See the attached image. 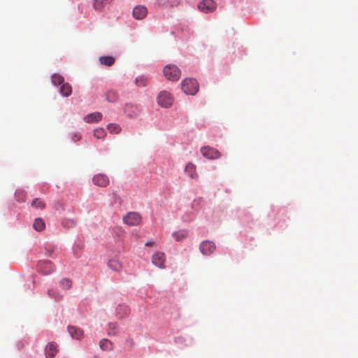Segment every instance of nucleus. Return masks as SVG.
Instances as JSON below:
<instances>
[{"mask_svg":"<svg viewBox=\"0 0 358 358\" xmlns=\"http://www.w3.org/2000/svg\"><path fill=\"white\" fill-rule=\"evenodd\" d=\"M147 78L144 76H140L136 79V85L139 87H144L147 85Z\"/></svg>","mask_w":358,"mask_h":358,"instance_id":"31","label":"nucleus"},{"mask_svg":"<svg viewBox=\"0 0 358 358\" xmlns=\"http://www.w3.org/2000/svg\"><path fill=\"white\" fill-rule=\"evenodd\" d=\"M106 99L110 102H115L118 99V94L115 90H108L106 94Z\"/></svg>","mask_w":358,"mask_h":358,"instance_id":"20","label":"nucleus"},{"mask_svg":"<svg viewBox=\"0 0 358 358\" xmlns=\"http://www.w3.org/2000/svg\"><path fill=\"white\" fill-rule=\"evenodd\" d=\"M108 266L110 269L115 271H119L122 268L120 262L116 259H110L108 263Z\"/></svg>","mask_w":358,"mask_h":358,"instance_id":"23","label":"nucleus"},{"mask_svg":"<svg viewBox=\"0 0 358 358\" xmlns=\"http://www.w3.org/2000/svg\"><path fill=\"white\" fill-rule=\"evenodd\" d=\"M48 294L50 297L54 298L57 300H59L61 299L60 294L53 289H49L48 291Z\"/></svg>","mask_w":358,"mask_h":358,"instance_id":"32","label":"nucleus"},{"mask_svg":"<svg viewBox=\"0 0 358 358\" xmlns=\"http://www.w3.org/2000/svg\"><path fill=\"white\" fill-rule=\"evenodd\" d=\"M165 260V255L162 252H157L152 257V264L160 268H164Z\"/></svg>","mask_w":358,"mask_h":358,"instance_id":"9","label":"nucleus"},{"mask_svg":"<svg viewBox=\"0 0 358 358\" xmlns=\"http://www.w3.org/2000/svg\"><path fill=\"white\" fill-rule=\"evenodd\" d=\"M185 172L191 178H198V174L196 172V166L192 163H188L186 165Z\"/></svg>","mask_w":358,"mask_h":358,"instance_id":"15","label":"nucleus"},{"mask_svg":"<svg viewBox=\"0 0 358 358\" xmlns=\"http://www.w3.org/2000/svg\"><path fill=\"white\" fill-rule=\"evenodd\" d=\"M57 352V345L54 343H49L45 348V355L47 358L54 357Z\"/></svg>","mask_w":358,"mask_h":358,"instance_id":"12","label":"nucleus"},{"mask_svg":"<svg viewBox=\"0 0 358 358\" xmlns=\"http://www.w3.org/2000/svg\"><path fill=\"white\" fill-rule=\"evenodd\" d=\"M165 78L171 81H177L180 79L181 71L177 66L174 64L166 65L163 70Z\"/></svg>","mask_w":358,"mask_h":358,"instance_id":"1","label":"nucleus"},{"mask_svg":"<svg viewBox=\"0 0 358 358\" xmlns=\"http://www.w3.org/2000/svg\"><path fill=\"white\" fill-rule=\"evenodd\" d=\"M31 206L35 208L43 210L45 207V203L39 199H35L31 202Z\"/></svg>","mask_w":358,"mask_h":358,"instance_id":"28","label":"nucleus"},{"mask_svg":"<svg viewBox=\"0 0 358 358\" xmlns=\"http://www.w3.org/2000/svg\"><path fill=\"white\" fill-rule=\"evenodd\" d=\"M145 246H153L155 245V242L153 241H148L145 243Z\"/></svg>","mask_w":358,"mask_h":358,"instance_id":"35","label":"nucleus"},{"mask_svg":"<svg viewBox=\"0 0 358 358\" xmlns=\"http://www.w3.org/2000/svg\"><path fill=\"white\" fill-rule=\"evenodd\" d=\"M52 83L54 85H62L64 83V78L59 74H54L52 76Z\"/></svg>","mask_w":358,"mask_h":358,"instance_id":"25","label":"nucleus"},{"mask_svg":"<svg viewBox=\"0 0 358 358\" xmlns=\"http://www.w3.org/2000/svg\"><path fill=\"white\" fill-rule=\"evenodd\" d=\"M99 346L102 350H112L113 349V343L106 338L100 341Z\"/></svg>","mask_w":358,"mask_h":358,"instance_id":"22","label":"nucleus"},{"mask_svg":"<svg viewBox=\"0 0 358 358\" xmlns=\"http://www.w3.org/2000/svg\"><path fill=\"white\" fill-rule=\"evenodd\" d=\"M33 227L35 230L41 231L45 228V222L42 219L36 218L34 222Z\"/></svg>","mask_w":358,"mask_h":358,"instance_id":"24","label":"nucleus"},{"mask_svg":"<svg viewBox=\"0 0 358 358\" xmlns=\"http://www.w3.org/2000/svg\"><path fill=\"white\" fill-rule=\"evenodd\" d=\"M61 287L64 289H69L72 287V281L69 278H63L59 281Z\"/></svg>","mask_w":358,"mask_h":358,"instance_id":"26","label":"nucleus"},{"mask_svg":"<svg viewBox=\"0 0 358 358\" xmlns=\"http://www.w3.org/2000/svg\"><path fill=\"white\" fill-rule=\"evenodd\" d=\"M68 331L69 334L71 335L72 338L76 339H80V338H82L83 335V332L82 330L73 326H69L68 327Z\"/></svg>","mask_w":358,"mask_h":358,"instance_id":"16","label":"nucleus"},{"mask_svg":"<svg viewBox=\"0 0 358 358\" xmlns=\"http://www.w3.org/2000/svg\"><path fill=\"white\" fill-rule=\"evenodd\" d=\"M106 135V131L103 128H97L94 130V136L97 139L103 138Z\"/></svg>","mask_w":358,"mask_h":358,"instance_id":"27","label":"nucleus"},{"mask_svg":"<svg viewBox=\"0 0 358 358\" xmlns=\"http://www.w3.org/2000/svg\"><path fill=\"white\" fill-rule=\"evenodd\" d=\"M113 0H93V8L95 10L101 12L104 8L110 4Z\"/></svg>","mask_w":358,"mask_h":358,"instance_id":"13","label":"nucleus"},{"mask_svg":"<svg viewBox=\"0 0 358 358\" xmlns=\"http://www.w3.org/2000/svg\"><path fill=\"white\" fill-rule=\"evenodd\" d=\"M201 154L210 159H216L221 157V153L216 149L209 146H205L201 148Z\"/></svg>","mask_w":358,"mask_h":358,"instance_id":"5","label":"nucleus"},{"mask_svg":"<svg viewBox=\"0 0 358 358\" xmlns=\"http://www.w3.org/2000/svg\"><path fill=\"white\" fill-rule=\"evenodd\" d=\"M217 3L213 0H203L198 5L199 9L203 13H211L216 9Z\"/></svg>","mask_w":358,"mask_h":358,"instance_id":"6","label":"nucleus"},{"mask_svg":"<svg viewBox=\"0 0 358 358\" xmlns=\"http://www.w3.org/2000/svg\"><path fill=\"white\" fill-rule=\"evenodd\" d=\"M181 85L182 91L187 94L194 95L199 90V84L197 81L192 78H186L183 80Z\"/></svg>","mask_w":358,"mask_h":358,"instance_id":"2","label":"nucleus"},{"mask_svg":"<svg viewBox=\"0 0 358 358\" xmlns=\"http://www.w3.org/2000/svg\"><path fill=\"white\" fill-rule=\"evenodd\" d=\"M215 244L210 241H204L200 244V251L203 255H210L215 250Z\"/></svg>","mask_w":358,"mask_h":358,"instance_id":"8","label":"nucleus"},{"mask_svg":"<svg viewBox=\"0 0 358 358\" xmlns=\"http://www.w3.org/2000/svg\"><path fill=\"white\" fill-rule=\"evenodd\" d=\"M187 236V232L186 231H180L178 232H175L173 234V236L176 238L177 241H180Z\"/></svg>","mask_w":358,"mask_h":358,"instance_id":"29","label":"nucleus"},{"mask_svg":"<svg viewBox=\"0 0 358 358\" xmlns=\"http://www.w3.org/2000/svg\"><path fill=\"white\" fill-rule=\"evenodd\" d=\"M99 62L103 65L110 66L115 63V58L111 56L101 57H99Z\"/></svg>","mask_w":358,"mask_h":358,"instance_id":"21","label":"nucleus"},{"mask_svg":"<svg viewBox=\"0 0 358 358\" xmlns=\"http://www.w3.org/2000/svg\"><path fill=\"white\" fill-rule=\"evenodd\" d=\"M92 182L95 185L106 187L109 184L110 180L106 175L98 173L93 177Z\"/></svg>","mask_w":358,"mask_h":358,"instance_id":"10","label":"nucleus"},{"mask_svg":"<svg viewBox=\"0 0 358 358\" xmlns=\"http://www.w3.org/2000/svg\"><path fill=\"white\" fill-rule=\"evenodd\" d=\"M124 113L129 117H134L137 114V107L133 104L127 103L124 108Z\"/></svg>","mask_w":358,"mask_h":358,"instance_id":"17","label":"nucleus"},{"mask_svg":"<svg viewBox=\"0 0 358 358\" xmlns=\"http://www.w3.org/2000/svg\"><path fill=\"white\" fill-rule=\"evenodd\" d=\"M117 315L122 318L129 315V308L127 305H120L116 309Z\"/></svg>","mask_w":358,"mask_h":358,"instance_id":"18","label":"nucleus"},{"mask_svg":"<svg viewBox=\"0 0 358 358\" xmlns=\"http://www.w3.org/2000/svg\"><path fill=\"white\" fill-rule=\"evenodd\" d=\"M54 270L55 266L50 261H40L38 264V271L44 275H48L53 272Z\"/></svg>","mask_w":358,"mask_h":358,"instance_id":"7","label":"nucleus"},{"mask_svg":"<svg viewBox=\"0 0 358 358\" xmlns=\"http://www.w3.org/2000/svg\"><path fill=\"white\" fill-rule=\"evenodd\" d=\"M102 119V114L99 112H95L87 115L84 117V120L87 123L98 122Z\"/></svg>","mask_w":358,"mask_h":358,"instance_id":"14","label":"nucleus"},{"mask_svg":"<svg viewBox=\"0 0 358 358\" xmlns=\"http://www.w3.org/2000/svg\"><path fill=\"white\" fill-rule=\"evenodd\" d=\"M148 14L147 8L143 6H137L133 10V16L136 20L143 19Z\"/></svg>","mask_w":358,"mask_h":358,"instance_id":"11","label":"nucleus"},{"mask_svg":"<svg viewBox=\"0 0 358 358\" xmlns=\"http://www.w3.org/2000/svg\"><path fill=\"white\" fill-rule=\"evenodd\" d=\"M81 138V135L80 134H74L72 140L75 142L79 141Z\"/></svg>","mask_w":358,"mask_h":358,"instance_id":"34","label":"nucleus"},{"mask_svg":"<svg viewBox=\"0 0 358 358\" xmlns=\"http://www.w3.org/2000/svg\"><path fill=\"white\" fill-rule=\"evenodd\" d=\"M109 327V331L108 334L109 336L115 335L116 334L115 329L117 328V324L116 323H110L108 324Z\"/></svg>","mask_w":358,"mask_h":358,"instance_id":"33","label":"nucleus"},{"mask_svg":"<svg viewBox=\"0 0 358 358\" xmlns=\"http://www.w3.org/2000/svg\"><path fill=\"white\" fill-rule=\"evenodd\" d=\"M107 127L109 131L112 134H117L121 131L120 127L116 124H109Z\"/></svg>","mask_w":358,"mask_h":358,"instance_id":"30","label":"nucleus"},{"mask_svg":"<svg viewBox=\"0 0 358 358\" xmlns=\"http://www.w3.org/2000/svg\"><path fill=\"white\" fill-rule=\"evenodd\" d=\"M157 103L162 107L168 108L173 104V97L169 92L163 91L159 94L157 97Z\"/></svg>","mask_w":358,"mask_h":358,"instance_id":"4","label":"nucleus"},{"mask_svg":"<svg viewBox=\"0 0 358 358\" xmlns=\"http://www.w3.org/2000/svg\"><path fill=\"white\" fill-rule=\"evenodd\" d=\"M123 221L127 225L136 226L141 224L142 217L138 213L130 212L123 217Z\"/></svg>","mask_w":358,"mask_h":358,"instance_id":"3","label":"nucleus"},{"mask_svg":"<svg viewBox=\"0 0 358 358\" xmlns=\"http://www.w3.org/2000/svg\"><path fill=\"white\" fill-rule=\"evenodd\" d=\"M59 92L64 96H69L71 94V86L69 83H64L60 86Z\"/></svg>","mask_w":358,"mask_h":358,"instance_id":"19","label":"nucleus"}]
</instances>
